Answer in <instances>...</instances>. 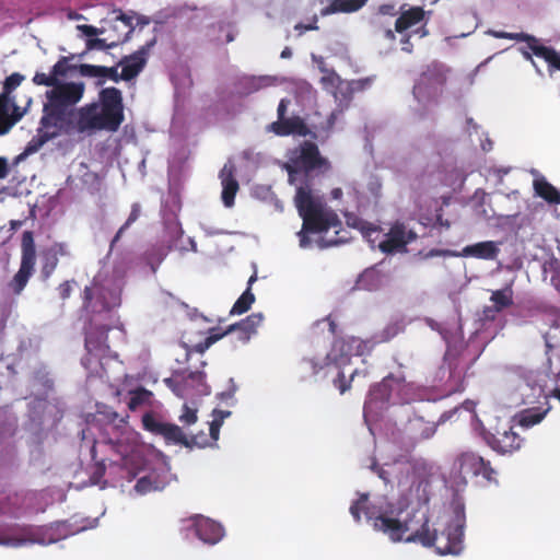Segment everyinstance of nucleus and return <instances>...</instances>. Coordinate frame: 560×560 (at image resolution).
Returning a JSON list of instances; mask_svg holds the SVG:
<instances>
[{
  "instance_id": "nucleus-1",
  "label": "nucleus",
  "mask_w": 560,
  "mask_h": 560,
  "mask_svg": "<svg viewBox=\"0 0 560 560\" xmlns=\"http://www.w3.org/2000/svg\"><path fill=\"white\" fill-rule=\"evenodd\" d=\"M364 513L375 530L387 535L394 542L406 540L423 547H434L440 555H458L463 550L464 527L466 522L465 508L458 503L454 506V516L441 533L431 530L425 512L412 510L402 520L390 506L369 503V495L362 493L350 506L355 522L361 521Z\"/></svg>"
},
{
  "instance_id": "nucleus-2",
  "label": "nucleus",
  "mask_w": 560,
  "mask_h": 560,
  "mask_svg": "<svg viewBox=\"0 0 560 560\" xmlns=\"http://www.w3.org/2000/svg\"><path fill=\"white\" fill-rule=\"evenodd\" d=\"M284 170L288 172L290 184L301 180V176L305 178L304 184L296 187L294 196L295 207L303 220L302 229L298 233L300 246L306 248L311 245L308 234L325 233L330 229L335 230L336 237L329 240L320 237L317 242L318 246L326 248L345 243L347 238L340 235L345 230L341 228L339 217L313 195L308 183L310 176L324 174L330 170L329 161L320 154L317 144L312 141H303L291 151Z\"/></svg>"
},
{
  "instance_id": "nucleus-3",
  "label": "nucleus",
  "mask_w": 560,
  "mask_h": 560,
  "mask_svg": "<svg viewBox=\"0 0 560 560\" xmlns=\"http://www.w3.org/2000/svg\"><path fill=\"white\" fill-rule=\"evenodd\" d=\"M120 305V291L108 289L93 281L82 292V307L90 315V326L85 332L88 355L82 363L88 368L92 355H103L109 350L107 334L115 327L117 318L113 310Z\"/></svg>"
},
{
  "instance_id": "nucleus-4",
  "label": "nucleus",
  "mask_w": 560,
  "mask_h": 560,
  "mask_svg": "<svg viewBox=\"0 0 560 560\" xmlns=\"http://www.w3.org/2000/svg\"><path fill=\"white\" fill-rule=\"evenodd\" d=\"M45 92L46 102L43 105V121L45 126L59 127L65 133L71 132L74 106L82 100L85 92L84 82H62L48 85Z\"/></svg>"
},
{
  "instance_id": "nucleus-5",
  "label": "nucleus",
  "mask_w": 560,
  "mask_h": 560,
  "mask_svg": "<svg viewBox=\"0 0 560 560\" xmlns=\"http://www.w3.org/2000/svg\"><path fill=\"white\" fill-rule=\"evenodd\" d=\"M450 69L442 62L433 61L425 67L413 85L412 93L418 102L438 104L443 95Z\"/></svg>"
},
{
  "instance_id": "nucleus-6",
  "label": "nucleus",
  "mask_w": 560,
  "mask_h": 560,
  "mask_svg": "<svg viewBox=\"0 0 560 560\" xmlns=\"http://www.w3.org/2000/svg\"><path fill=\"white\" fill-rule=\"evenodd\" d=\"M335 358H339V355L331 351L330 353H327L325 359L320 362L315 359H303L298 365L301 380H305L310 376H316L324 370L329 372L331 369H335L337 370V375L332 380L334 386L339 390L340 394H345L350 389L351 382L354 376L359 374V371H353V373L350 375V380H346L345 373L341 371V366L343 364H336L334 362Z\"/></svg>"
},
{
  "instance_id": "nucleus-7",
  "label": "nucleus",
  "mask_w": 560,
  "mask_h": 560,
  "mask_svg": "<svg viewBox=\"0 0 560 560\" xmlns=\"http://www.w3.org/2000/svg\"><path fill=\"white\" fill-rule=\"evenodd\" d=\"M142 424L147 431L163 436L167 443L183 445L187 448H192L194 446L206 447L207 445L205 435L202 442L198 441V435H194L189 439L177 424L162 422L149 412L143 415Z\"/></svg>"
},
{
  "instance_id": "nucleus-8",
  "label": "nucleus",
  "mask_w": 560,
  "mask_h": 560,
  "mask_svg": "<svg viewBox=\"0 0 560 560\" xmlns=\"http://www.w3.org/2000/svg\"><path fill=\"white\" fill-rule=\"evenodd\" d=\"M523 43H525V46L518 47L520 54L526 61L530 62L539 74H541V71L534 57L540 58L547 63L550 74L555 71H560V51L551 46L545 45L541 38L528 33L523 36Z\"/></svg>"
},
{
  "instance_id": "nucleus-9",
  "label": "nucleus",
  "mask_w": 560,
  "mask_h": 560,
  "mask_svg": "<svg viewBox=\"0 0 560 560\" xmlns=\"http://www.w3.org/2000/svg\"><path fill=\"white\" fill-rule=\"evenodd\" d=\"M523 43H525V46L518 47L520 54L526 61L530 62L539 74H541V71L534 57L540 58L547 63L550 74L555 71H560V51L551 46L545 45L541 38L528 33L523 36Z\"/></svg>"
},
{
  "instance_id": "nucleus-10",
  "label": "nucleus",
  "mask_w": 560,
  "mask_h": 560,
  "mask_svg": "<svg viewBox=\"0 0 560 560\" xmlns=\"http://www.w3.org/2000/svg\"><path fill=\"white\" fill-rule=\"evenodd\" d=\"M98 114L107 131H117L124 121V103L121 91L110 86L98 94Z\"/></svg>"
},
{
  "instance_id": "nucleus-11",
  "label": "nucleus",
  "mask_w": 560,
  "mask_h": 560,
  "mask_svg": "<svg viewBox=\"0 0 560 560\" xmlns=\"http://www.w3.org/2000/svg\"><path fill=\"white\" fill-rule=\"evenodd\" d=\"M36 262V248L33 232L25 231L22 235V257L21 265L13 279L9 282L10 290L20 295L26 287L30 278L34 272Z\"/></svg>"
},
{
  "instance_id": "nucleus-12",
  "label": "nucleus",
  "mask_w": 560,
  "mask_h": 560,
  "mask_svg": "<svg viewBox=\"0 0 560 560\" xmlns=\"http://www.w3.org/2000/svg\"><path fill=\"white\" fill-rule=\"evenodd\" d=\"M466 368L462 361L450 354L444 358L443 364L436 372V378L440 381V389L445 396L462 393L465 390Z\"/></svg>"
},
{
  "instance_id": "nucleus-13",
  "label": "nucleus",
  "mask_w": 560,
  "mask_h": 560,
  "mask_svg": "<svg viewBox=\"0 0 560 560\" xmlns=\"http://www.w3.org/2000/svg\"><path fill=\"white\" fill-rule=\"evenodd\" d=\"M122 425H108L101 441L96 444L110 447L117 455L125 458L133 452L137 445V434L127 427L124 418Z\"/></svg>"
},
{
  "instance_id": "nucleus-14",
  "label": "nucleus",
  "mask_w": 560,
  "mask_h": 560,
  "mask_svg": "<svg viewBox=\"0 0 560 560\" xmlns=\"http://www.w3.org/2000/svg\"><path fill=\"white\" fill-rule=\"evenodd\" d=\"M455 468L465 481L479 476L487 481L494 480L495 470L491 467L490 462L474 452H464L458 455Z\"/></svg>"
},
{
  "instance_id": "nucleus-15",
  "label": "nucleus",
  "mask_w": 560,
  "mask_h": 560,
  "mask_svg": "<svg viewBox=\"0 0 560 560\" xmlns=\"http://www.w3.org/2000/svg\"><path fill=\"white\" fill-rule=\"evenodd\" d=\"M417 237L415 231L408 230L405 223L397 221L384 235V240L378 243V248L387 255L407 252V245L416 241Z\"/></svg>"
},
{
  "instance_id": "nucleus-16",
  "label": "nucleus",
  "mask_w": 560,
  "mask_h": 560,
  "mask_svg": "<svg viewBox=\"0 0 560 560\" xmlns=\"http://www.w3.org/2000/svg\"><path fill=\"white\" fill-rule=\"evenodd\" d=\"M378 345L376 342L375 337H371L370 339L362 340L360 338L351 337L349 339L337 340L334 343L332 352L338 351L339 358H335L334 362L336 364H349L350 357L352 354L355 355H364L370 353L374 347Z\"/></svg>"
},
{
  "instance_id": "nucleus-17",
  "label": "nucleus",
  "mask_w": 560,
  "mask_h": 560,
  "mask_svg": "<svg viewBox=\"0 0 560 560\" xmlns=\"http://www.w3.org/2000/svg\"><path fill=\"white\" fill-rule=\"evenodd\" d=\"M483 439L493 451L500 454L513 453L520 450L523 443V439L513 431V428L497 430L495 433L485 432Z\"/></svg>"
},
{
  "instance_id": "nucleus-18",
  "label": "nucleus",
  "mask_w": 560,
  "mask_h": 560,
  "mask_svg": "<svg viewBox=\"0 0 560 560\" xmlns=\"http://www.w3.org/2000/svg\"><path fill=\"white\" fill-rule=\"evenodd\" d=\"M74 58L73 55L62 56L52 66L50 73L36 72L32 79L35 85H55V83H62L61 79L74 70L79 71V66L72 65L70 61Z\"/></svg>"
},
{
  "instance_id": "nucleus-19",
  "label": "nucleus",
  "mask_w": 560,
  "mask_h": 560,
  "mask_svg": "<svg viewBox=\"0 0 560 560\" xmlns=\"http://www.w3.org/2000/svg\"><path fill=\"white\" fill-rule=\"evenodd\" d=\"M79 132L92 130H106V127L98 114L97 103L88 104L78 110L75 109V118H73V126L71 131Z\"/></svg>"
},
{
  "instance_id": "nucleus-20",
  "label": "nucleus",
  "mask_w": 560,
  "mask_h": 560,
  "mask_svg": "<svg viewBox=\"0 0 560 560\" xmlns=\"http://www.w3.org/2000/svg\"><path fill=\"white\" fill-rule=\"evenodd\" d=\"M155 44V39L141 46L137 51L129 56H125L118 63V66H122L121 77L125 81H130L135 79L144 68L147 63V56L150 49Z\"/></svg>"
},
{
  "instance_id": "nucleus-21",
  "label": "nucleus",
  "mask_w": 560,
  "mask_h": 560,
  "mask_svg": "<svg viewBox=\"0 0 560 560\" xmlns=\"http://www.w3.org/2000/svg\"><path fill=\"white\" fill-rule=\"evenodd\" d=\"M268 130L280 137L296 135L300 137L311 136L316 139V135L305 124L304 119L300 116L285 117L282 120L271 122Z\"/></svg>"
},
{
  "instance_id": "nucleus-22",
  "label": "nucleus",
  "mask_w": 560,
  "mask_h": 560,
  "mask_svg": "<svg viewBox=\"0 0 560 560\" xmlns=\"http://www.w3.org/2000/svg\"><path fill=\"white\" fill-rule=\"evenodd\" d=\"M196 536L205 544L215 545L224 536V529L218 522L202 515L191 517Z\"/></svg>"
},
{
  "instance_id": "nucleus-23",
  "label": "nucleus",
  "mask_w": 560,
  "mask_h": 560,
  "mask_svg": "<svg viewBox=\"0 0 560 560\" xmlns=\"http://www.w3.org/2000/svg\"><path fill=\"white\" fill-rule=\"evenodd\" d=\"M264 315L261 313H253L248 315L246 318L242 319L240 323L231 325L222 334H233L235 335V339L242 343H246L252 336L257 332V328L262 324Z\"/></svg>"
},
{
  "instance_id": "nucleus-24",
  "label": "nucleus",
  "mask_w": 560,
  "mask_h": 560,
  "mask_svg": "<svg viewBox=\"0 0 560 560\" xmlns=\"http://www.w3.org/2000/svg\"><path fill=\"white\" fill-rule=\"evenodd\" d=\"M542 396V386L529 380H521L515 385L512 399L516 405H530Z\"/></svg>"
},
{
  "instance_id": "nucleus-25",
  "label": "nucleus",
  "mask_w": 560,
  "mask_h": 560,
  "mask_svg": "<svg viewBox=\"0 0 560 560\" xmlns=\"http://www.w3.org/2000/svg\"><path fill=\"white\" fill-rule=\"evenodd\" d=\"M70 255L68 245L65 243H54L42 253V276L48 279L56 270L59 264V257Z\"/></svg>"
},
{
  "instance_id": "nucleus-26",
  "label": "nucleus",
  "mask_w": 560,
  "mask_h": 560,
  "mask_svg": "<svg viewBox=\"0 0 560 560\" xmlns=\"http://www.w3.org/2000/svg\"><path fill=\"white\" fill-rule=\"evenodd\" d=\"M79 73L82 77L97 78L96 85L101 86L105 83V79H110L114 82L122 80L121 73H118V66L105 67L90 63L79 65Z\"/></svg>"
},
{
  "instance_id": "nucleus-27",
  "label": "nucleus",
  "mask_w": 560,
  "mask_h": 560,
  "mask_svg": "<svg viewBox=\"0 0 560 560\" xmlns=\"http://www.w3.org/2000/svg\"><path fill=\"white\" fill-rule=\"evenodd\" d=\"M234 165L225 164L220 172V178L222 184V201L228 208L234 205L236 192L240 189L238 182L234 176Z\"/></svg>"
},
{
  "instance_id": "nucleus-28",
  "label": "nucleus",
  "mask_w": 560,
  "mask_h": 560,
  "mask_svg": "<svg viewBox=\"0 0 560 560\" xmlns=\"http://www.w3.org/2000/svg\"><path fill=\"white\" fill-rule=\"evenodd\" d=\"M21 117L22 114L19 112L15 102L0 95V136L8 133Z\"/></svg>"
},
{
  "instance_id": "nucleus-29",
  "label": "nucleus",
  "mask_w": 560,
  "mask_h": 560,
  "mask_svg": "<svg viewBox=\"0 0 560 560\" xmlns=\"http://www.w3.org/2000/svg\"><path fill=\"white\" fill-rule=\"evenodd\" d=\"M65 133V130L59 127L45 126L43 117H40L37 135L32 138L25 148V153L31 154L38 151L47 141Z\"/></svg>"
},
{
  "instance_id": "nucleus-30",
  "label": "nucleus",
  "mask_w": 560,
  "mask_h": 560,
  "mask_svg": "<svg viewBox=\"0 0 560 560\" xmlns=\"http://www.w3.org/2000/svg\"><path fill=\"white\" fill-rule=\"evenodd\" d=\"M499 253L500 249L495 242L486 241L465 246L462 256L491 260L495 259Z\"/></svg>"
},
{
  "instance_id": "nucleus-31",
  "label": "nucleus",
  "mask_w": 560,
  "mask_h": 560,
  "mask_svg": "<svg viewBox=\"0 0 560 560\" xmlns=\"http://www.w3.org/2000/svg\"><path fill=\"white\" fill-rule=\"evenodd\" d=\"M535 194L550 205H560V190L550 184L544 176L533 182Z\"/></svg>"
},
{
  "instance_id": "nucleus-32",
  "label": "nucleus",
  "mask_w": 560,
  "mask_h": 560,
  "mask_svg": "<svg viewBox=\"0 0 560 560\" xmlns=\"http://www.w3.org/2000/svg\"><path fill=\"white\" fill-rule=\"evenodd\" d=\"M424 18V11L421 7H412L409 10L402 12L395 22V31L397 33H404L410 27L420 23Z\"/></svg>"
},
{
  "instance_id": "nucleus-33",
  "label": "nucleus",
  "mask_w": 560,
  "mask_h": 560,
  "mask_svg": "<svg viewBox=\"0 0 560 560\" xmlns=\"http://www.w3.org/2000/svg\"><path fill=\"white\" fill-rule=\"evenodd\" d=\"M256 280L257 275L256 272H254V275H252L247 281L246 290L242 293V295L236 300V302L232 306L230 311L231 315H242L250 308V306L256 300L254 293L252 292V285Z\"/></svg>"
},
{
  "instance_id": "nucleus-34",
  "label": "nucleus",
  "mask_w": 560,
  "mask_h": 560,
  "mask_svg": "<svg viewBox=\"0 0 560 560\" xmlns=\"http://www.w3.org/2000/svg\"><path fill=\"white\" fill-rule=\"evenodd\" d=\"M368 0H331L330 4L322 10V15H329L338 12L352 13L360 10Z\"/></svg>"
},
{
  "instance_id": "nucleus-35",
  "label": "nucleus",
  "mask_w": 560,
  "mask_h": 560,
  "mask_svg": "<svg viewBox=\"0 0 560 560\" xmlns=\"http://www.w3.org/2000/svg\"><path fill=\"white\" fill-rule=\"evenodd\" d=\"M404 382H405L404 376L395 377L394 375L390 374V375L384 377L383 381L372 389L371 395L375 399H380L382 401H388L389 397H390V392H392V384L395 383L397 385H400Z\"/></svg>"
},
{
  "instance_id": "nucleus-36",
  "label": "nucleus",
  "mask_w": 560,
  "mask_h": 560,
  "mask_svg": "<svg viewBox=\"0 0 560 560\" xmlns=\"http://www.w3.org/2000/svg\"><path fill=\"white\" fill-rule=\"evenodd\" d=\"M490 301L494 305V310L504 311L513 304V290L511 287H506L501 290L492 291Z\"/></svg>"
},
{
  "instance_id": "nucleus-37",
  "label": "nucleus",
  "mask_w": 560,
  "mask_h": 560,
  "mask_svg": "<svg viewBox=\"0 0 560 560\" xmlns=\"http://www.w3.org/2000/svg\"><path fill=\"white\" fill-rule=\"evenodd\" d=\"M548 408L540 410L539 408H528L518 413V423L521 427L529 428L537 423H539L546 413L548 412Z\"/></svg>"
},
{
  "instance_id": "nucleus-38",
  "label": "nucleus",
  "mask_w": 560,
  "mask_h": 560,
  "mask_svg": "<svg viewBox=\"0 0 560 560\" xmlns=\"http://www.w3.org/2000/svg\"><path fill=\"white\" fill-rule=\"evenodd\" d=\"M140 214H141V206L136 202L131 206V211L129 213V217L128 219L126 220V222L119 228V230L117 231V233L115 234V236L113 237L112 242H110V245H109V252H113L115 245L117 244V242L121 238L122 234L125 233V231L133 223L136 222L139 218H140Z\"/></svg>"
},
{
  "instance_id": "nucleus-39",
  "label": "nucleus",
  "mask_w": 560,
  "mask_h": 560,
  "mask_svg": "<svg viewBox=\"0 0 560 560\" xmlns=\"http://www.w3.org/2000/svg\"><path fill=\"white\" fill-rule=\"evenodd\" d=\"M404 330L400 322H392L387 324L381 331L374 335L377 343L388 342Z\"/></svg>"
},
{
  "instance_id": "nucleus-40",
  "label": "nucleus",
  "mask_w": 560,
  "mask_h": 560,
  "mask_svg": "<svg viewBox=\"0 0 560 560\" xmlns=\"http://www.w3.org/2000/svg\"><path fill=\"white\" fill-rule=\"evenodd\" d=\"M347 223L350 226L359 229L362 232L363 236L371 243L374 242V240L372 238L373 234H380V229L377 226L368 223L357 217H348Z\"/></svg>"
},
{
  "instance_id": "nucleus-41",
  "label": "nucleus",
  "mask_w": 560,
  "mask_h": 560,
  "mask_svg": "<svg viewBox=\"0 0 560 560\" xmlns=\"http://www.w3.org/2000/svg\"><path fill=\"white\" fill-rule=\"evenodd\" d=\"M411 428L418 433V438L421 440L430 439L436 431V424L433 422H427L423 418H417L411 422Z\"/></svg>"
},
{
  "instance_id": "nucleus-42",
  "label": "nucleus",
  "mask_w": 560,
  "mask_h": 560,
  "mask_svg": "<svg viewBox=\"0 0 560 560\" xmlns=\"http://www.w3.org/2000/svg\"><path fill=\"white\" fill-rule=\"evenodd\" d=\"M152 393L143 387L131 392V397L128 401V408L131 411L137 410L140 406L149 402Z\"/></svg>"
},
{
  "instance_id": "nucleus-43",
  "label": "nucleus",
  "mask_w": 560,
  "mask_h": 560,
  "mask_svg": "<svg viewBox=\"0 0 560 560\" xmlns=\"http://www.w3.org/2000/svg\"><path fill=\"white\" fill-rule=\"evenodd\" d=\"M23 80L24 75L19 72L10 74L4 80L3 91L0 95H4L7 100H11L10 94L23 82Z\"/></svg>"
},
{
  "instance_id": "nucleus-44",
  "label": "nucleus",
  "mask_w": 560,
  "mask_h": 560,
  "mask_svg": "<svg viewBox=\"0 0 560 560\" xmlns=\"http://www.w3.org/2000/svg\"><path fill=\"white\" fill-rule=\"evenodd\" d=\"M546 353H550L553 349L560 347V329L556 325L544 335Z\"/></svg>"
},
{
  "instance_id": "nucleus-45",
  "label": "nucleus",
  "mask_w": 560,
  "mask_h": 560,
  "mask_svg": "<svg viewBox=\"0 0 560 560\" xmlns=\"http://www.w3.org/2000/svg\"><path fill=\"white\" fill-rule=\"evenodd\" d=\"M222 337H224V334L215 332V330L212 329L210 331L209 336L203 341H200L194 346V349L198 353H203L206 350H208L213 343H215Z\"/></svg>"
},
{
  "instance_id": "nucleus-46",
  "label": "nucleus",
  "mask_w": 560,
  "mask_h": 560,
  "mask_svg": "<svg viewBox=\"0 0 560 560\" xmlns=\"http://www.w3.org/2000/svg\"><path fill=\"white\" fill-rule=\"evenodd\" d=\"M118 43L119 40L107 44L105 38H91L88 39L86 47L88 49H109L116 47Z\"/></svg>"
},
{
  "instance_id": "nucleus-47",
  "label": "nucleus",
  "mask_w": 560,
  "mask_h": 560,
  "mask_svg": "<svg viewBox=\"0 0 560 560\" xmlns=\"http://www.w3.org/2000/svg\"><path fill=\"white\" fill-rule=\"evenodd\" d=\"M489 34L495 38L512 39V40L522 42V43H523V36L526 35V33H524V32L510 33V32H504V31H489Z\"/></svg>"
},
{
  "instance_id": "nucleus-48",
  "label": "nucleus",
  "mask_w": 560,
  "mask_h": 560,
  "mask_svg": "<svg viewBox=\"0 0 560 560\" xmlns=\"http://www.w3.org/2000/svg\"><path fill=\"white\" fill-rule=\"evenodd\" d=\"M179 420L187 425L194 424L197 421V410L184 405Z\"/></svg>"
},
{
  "instance_id": "nucleus-49",
  "label": "nucleus",
  "mask_w": 560,
  "mask_h": 560,
  "mask_svg": "<svg viewBox=\"0 0 560 560\" xmlns=\"http://www.w3.org/2000/svg\"><path fill=\"white\" fill-rule=\"evenodd\" d=\"M74 283V280H67L60 283L57 288L58 294L62 301L70 298L72 293V284Z\"/></svg>"
},
{
  "instance_id": "nucleus-50",
  "label": "nucleus",
  "mask_w": 560,
  "mask_h": 560,
  "mask_svg": "<svg viewBox=\"0 0 560 560\" xmlns=\"http://www.w3.org/2000/svg\"><path fill=\"white\" fill-rule=\"evenodd\" d=\"M552 267V275H551V284L553 288L560 293V264L556 262L555 265H551Z\"/></svg>"
},
{
  "instance_id": "nucleus-51",
  "label": "nucleus",
  "mask_w": 560,
  "mask_h": 560,
  "mask_svg": "<svg viewBox=\"0 0 560 560\" xmlns=\"http://www.w3.org/2000/svg\"><path fill=\"white\" fill-rule=\"evenodd\" d=\"M135 489L139 493H145L152 489V482L149 478L142 477L137 481Z\"/></svg>"
},
{
  "instance_id": "nucleus-52",
  "label": "nucleus",
  "mask_w": 560,
  "mask_h": 560,
  "mask_svg": "<svg viewBox=\"0 0 560 560\" xmlns=\"http://www.w3.org/2000/svg\"><path fill=\"white\" fill-rule=\"evenodd\" d=\"M221 425L220 420H212L210 422L209 436L212 443L218 441Z\"/></svg>"
},
{
  "instance_id": "nucleus-53",
  "label": "nucleus",
  "mask_w": 560,
  "mask_h": 560,
  "mask_svg": "<svg viewBox=\"0 0 560 560\" xmlns=\"http://www.w3.org/2000/svg\"><path fill=\"white\" fill-rule=\"evenodd\" d=\"M317 22L318 19L316 15H314L310 24L298 23L294 28L299 31L300 34H303L306 31H315L318 30Z\"/></svg>"
},
{
  "instance_id": "nucleus-54",
  "label": "nucleus",
  "mask_w": 560,
  "mask_h": 560,
  "mask_svg": "<svg viewBox=\"0 0 560 560\" xmlns=\"http://www.w3.org/2000/svg\"><path fill=\"white\" fill-rule=\"evenodd\" d=\"M290 104V101L288 98H282L279 102L277 114H278V120H282L285 118L287 109Z\"/></svg>"
},
{
  "instance_id": "nucleus-55",
  "label": "nucleus",
  "mask_w": 560,
  "mask_h": 560,
  "mask_svg": "<svg viewBox=\"0 0 560 560\" xmlns=\"http://www.w3.org/2000/svg\"><path fill=\"white\" fill-rule=\"evenodd\" d=\"M117 20L121 21L126 25V27L128 28V32H127V36H128L133 31L132 18L120 12V14L117 16Z\"/></svg>"
},
{
  "instance_id": "nucleus-56",
  "label": "nucleus",
  "mask_w": 560,
  "mask_h": 560,
  "mask_svg": "<svg viewBox=\"0 0 560 560\" xmlns=\"http://www.w3.org/2000/svg\"><path fill=\"white\" fill-rule=\"evenodd\" d=\"M498 313H501L500 311L494 310V305L486 306L483 308V317L488 320H494Z\"/></svg>"
},
{
  "instance_id": "nucleus-57",
  "label": "nucleus",
  "mask_w": 560,
  "mask_h": 560,
  "mask_svg": "<svg viewBox=\"0 0 560 560\" xmlns=\"http://www.w3.org/2000/svg\"><path fill=\"white\" fill-rule=\"evenodd\" d=\"M410 38H411V34H405L402 36V38L400 39V43H401V49L406 52H411L412 51V44L410 42Z\"/></svg>"
},
{
  "instance_id": "nucleus-58",
  "label": "nucleus",
  "mask_w": 560,
  "mask_h": 560,
  "mask_svg": "<svg viewBox=\"0 0 560 560\" xmlns=\"http://www.w3.org/2000/svg\"><path fill=\"white\" fill-rule=\"evenodd\" d=\"M231 416V411L228 410H213V420H220V423L222 424L224 419Z\"/></svg>"
},
{
  "instance_id": "nucleus-59",
  "label": "nucleus",
  "mask_w": 560,
  "mask_h": 560,
  "mask_svg": "<svg viewBox=\"0 0 560 560\" xmlns=\"http://www.w3.org/2000/svg\"><path fill=\"white\" fill-rule=\"evenodd\" d=\"M79 30L82 31L86 36H94L100 33V31L92 25H80Z\"/></svg>"
},
{
  "instance_id": "nucleus-60",
  "label": "nucleus",
  "mask_w": 560,
  "mask_h": 560,
  "mask_svg": "<svg viewBox=\"0 0 560 560\" xmlns=\"http://www.w3.org/2000/svg\"><path fill=\"white\" fill-rule=\"evenodd\" d=\"M9 174L8 162L4 158H0V178H5Z\"/></svg>"
},
{
  "instance_id": "nucleus-61",
  "label": "nucleus",
  "mask_w": 560,
  "mask_h": 560,
  "mask_svg": "<svg viewBox=\"0 0 560 560\" xmlns=\"http://www.w3.org/2000/svg\"><path fill=\"white\" fill-rule=\"evenodd\" d=\"M22 541L23 540L12 539V538L0 539V544H2V545H11V546H19Z\"/></svg>"
},
{
  "instance_id": "nucleus-62",
  "label": "nucleus",
  "mask_w": 560,
  "mask_h": 560,
  "mask_svg": "<svg viewBox=\"0 0 560 560\" xmlns=\"http://www.w3.org/2000/svg\"><path fill=\"white\" fill-rule=\"evenodd\" d=\"M334 79H335V73H330V74H329V75H327V77H323V78H322V82H323V83H327V82H329V83H331V84H332V83H334Z\"/></svg>"
},
{
  "instance_id": "nucleus-63",
  "label": "nucleus",
  "mask_w": 560,
  "mask_h": 560,
  "mask_svg": "<svg viewBox=\"0 0 560 560\" xmlns=\"http://www.w3.org/2000/svg\"><path fill=\"white\" fill-rule=\"evenodd\" d=\"M445 252L441 250V249H431L427 256L428 257L440 256V255H442Z\"/></svg>"
},
{
  "instance_id": "nucleus-64",
  "label": "nucleus",
  "mask_w": 560,
  "mask_h": 560,
  "mask_svg": "<svg viewBox=\"0 0 560 560\" xmlns=\"http://www.w3.org/2000/svg\"><path fill=\"white\" fill-rule=\"evenodd\" d=\"M385 37L390 39V40H394L395 39V33L393 30L388 28L385 31Z\"/></svg>"
}]
</instances>
